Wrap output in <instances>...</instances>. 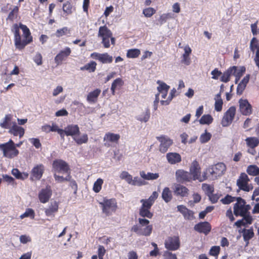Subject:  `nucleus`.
Listing matches in <instances>:
<instances>
[{"instance_id":"f257e3e1","label":"nucleus","mask_w":259,"mask_h":259,"mask_svg":"<svg viewBox=\"0 0 259 259\" xmlns=\"http://www.w3.org/2000/svg\"><path fill=\"white\" fill-rule=\"evenodd\" d=\"M0 150L3 151L4 156L13 158L19 154V150L15 147L14 141L10 139L8 142L0 144Z\"/></svg>"},{"instance_id":"f03ea898","label":"nucleus","mask_w":259,"mask_h":259,"mask_svg":"<svg viewBox=\"0 0 259 259\" xmlns=\"http://www.w3.org/2000/svg\"><path fill=\"white\" fill-rule=\"evenodd\" d=\"M15 28L14 31V41L15 45L16 48L19 50H22L25 48V47L32 41V38L29 37L28 40H21V35L19 31V27H18L17 24H15L14 25Z\"/></svg>"},{"instance_id":"7ed1b4c3","label":"nucleus","mask_w":259,"mask_h":259,"mask_svg":"<svg viewBox=\"0 0 259 259\" xmlns=\"http://www.w3.org/2000/svg\"><path fill=\"white\" fill-rule=\"evenodd\" d=\"M53 170L56 172L68 173L70 171L68 164L63 160L55 159L52 163Z\"/></svg>"},{"instance_id":"20e7f679","label":"nucleus","mask_w":259,"mask_h":259,"mask_svg":"<svg viewBox=\"0 0 259 259\" xmlns=\"http://www.w3.org/2000/svg\"><path fill=\"white\" fill-rule=\"evenodd\" d=\"M225 169L226 165L223 163H218L208 168V172L212 179L222 176Z\"/></svg>"},{"instance_id":"39448f33","label":"nucleus","mask_w":259,"mask_h":259,"mask_svg":"<svg viewBox=\"0 0 259 259\" xmlns=\"http://www.w3.org/2000/svg\"><path fill=\"white\" fill-rule=\"evenodd\" d=\"M152 229V225H148L145 227L136 225L131 228V231L135 232L138 235L149 236L151 234Z\"/></svg>"},{"instance_id":"423d86ee","label":"nucleus","mask_w":259,"mask_h":259,"mask_svg":"<svg viewBox=\"0 0 259 259\" xmlns=\"http://www.w3.org/2000/svg\"><path fill=\"white\" fill-rule=\"evenodd\" d=\"M165 247L169 250H176L180 247V242L178 236L169 237L164 243Z\"/></svg>"},{"instance_id":"0eeeda50","label":"nucleus","mask_w":259,"mask_h":259,"mask_svg":"<svg viewBox=\"0 0 259 259\" xmlns=\"http://www.w3.org/2000/svg\"><path fill=\"white\" fill-rule=\"evenodd\" d=\"M176 178L178 182L182 184L193 180L191 174L183 169H178L176 171Z\"/></svg>"},{"instance_id":"6e6552de","label":"nucleus","mask_w":259,"mask_h":259,"mask_svg":"<svg viewBox=\"0 0 259 259\" xmlns=\"http://www.w3.org/2000/svg\"><path fill=\"white\" fill-rule=\"evenodd\" d=\"M44 166L42 164L35 166L31 170L30 180L32 181L39 180L44 172Z\"/></svg>"},{"instance_id":"1a4fd4ad","label":"nucleus","mask_w":259,"mask_h":259,"mask_svg":"<svg viewBox=\"0 0 259 259\" xmlns=\"http://www.w3.org/2000/svg\"><path fill=\"white\" fill-rule=\"evenodd\" d=\"M239 103L240 112L243 115L247 116L252 113V106L247 99H240Z\"/></svg>"},{"instance_id":"9d476101","label":"nucleus","mask_w":259,"mask_h":259,"mask_svg":"<svg viewBox=\"0 0 259 259\" xmlns=\"http://www.w3.org/2000/svg\"><path fill=\"white\" fill-rule=\"evenodd\" d=\"M194 229L199 233H203L207 235L210 232L211 227L208 222H201L194 226Z\"/></svg>"},{"instance_id":"9b49d317","label":"nucleus","mask_w":259,"mask_h":259,"mask_svg":"<svg viewBox=\"0 0 259 259\" xmlns=\"http://www.w3.org/2000/svg\"><path fill=\"white\" fill-rule=\"evenodd\" d=\"M52 194V191L50 186L42 189L38 193V198L40 202L45 203L47 202L51 198Z\"/></svg>"},{"instance_id":"f8f14e48","label":"nucleus","mask_w":259,"mask_h":259,"mask_svg":"<svg viewBox=\"0 0 259 259\" xmlns=\"http://www.w3.org/2000/svg\"><path fill=\"white\" fill-rule=\"evenodd\" d=\"M246 68L244 66L238 67L236 66H233L228 69V82L230 80V76L231 75L242 77L245 73Z\"/></svg>"},{"instance_id":"ddd939ff","label":"nucleus","mask_w":259,"mask_h":259,"mask_svg":"<svg viewBox=\"0 0 259 259\" xmlns=\"http://www.w3.org/2000/svg\"><path fill=\"white\" fill-rule=\"evenodd\" d=\"M239 233L242 234L243 240L245 242V246H247L249 243V240L251 239L254 235L253 229L251 227L249 229L240 228L238 230Z\"/></svg>"},{"instance_id":"4468645a","label":"nucleus","mask_w":259,"mask_h":259,"mask_svg":"<svg viewBox=\"0 0 259 259\" xmlns=\"http://www.w3.org/2000/svg\"><path fill=\"white\" fill-rule=\"evenodd\" d=\"M242 217V218L240 220H238L235 223V225L237 227V228H239L242 226H244V227H247L249 225L252 224L253 222V218L250 213H248L247 215H240Z\"/></svg>"},{"instance_id":"2eb2a0df","label":"nucleus","mask_w":259,"mask_h":259,"mask_svg":"<svg viewBox=\"0 0 259 259\" xmlns=\"http://www.w3.org/2000/svg\"><path fill=\"white\" fill-rule=\"evenodd\" d=\"M200 169V166L198 162L196 160H194L191 163L190 167V172H189V174H191V176L193 181H196L197 179H199L198 177L199 176V174H201Z\"/></svg>"},{"instance_id":"dca6fc26","label":"nucleus","mask_w":259,"mask_h":259,"mask_svg":"<svg viewBox=\"0 0 259 259\" xmlns=\"http://www.w3.org/2000/svg\"><path fill=\"white\" fill-rule=\"evenodd\" d=\"M100 204L102 206L103 212L107 215L109 214V210L113 207L116 206V200L115 199H104L102 202Z\"/></svg>"},{"instance_id":"f3484780","label":"nucleus","mask_w":259,"mask_h":259,"mask_svg":"<svg viewBox=\"0 0 259 259\" xmlns=\"http://www.w3.org/2000/svg\"><path fill=\"white\" fill-rule=\"evenodd\" d=\"M157 140L160 142L159 150L162 153L167 151L168 148L172 144L173 142L169 138L164 137H157Z\"/></svg>"},{"instance_id":"a211bd4d","label":"nucleus","mask_w":259,"mask_h":259,"mask_svg":"<svg viewBox=\"0 0 259 259\" xmlns=\"http://www.w3.org/2000/svg\"><path fill=\"white\" fill-rule=\"evenodd\" d=\"M65 135L71 136L73 138L78 136L80 134L79 127L77 124H69L64 128Z\"/></svg>"},{"instance_id":"6ab92c4d","label":"nucleus","mask_w":259,"mask_h":259,"mask_svg":"<svg viewBox=\"0 0 259 259\" xmlns=\"http://www.w3.org/2000/svg\"><path fill=\"white\" fill-rule=\"evenodd\" d=\"M174 193L176 196L185 197L188 196L189 190L186 187L179 184L175 186Z\"/></svg>"},{"instance_id":"aec40b11","label":"nucleus","mask_w":259,"mask_h":259,"mask_svg":"<svg viewBox=\"0 0 259 259\" xmlns=\"http://www.w3.org/2000/svg\"><path fill=\"white\" fill-rule=\"evenodd\" d=\"M91 56L95 59L99 60L102 63H110L113 61L112 57L107 53L103 54L94 53L92 54Z\"/></svg>"},{"instance_id":"412c9836","label":"nucleus","mask_w":259,"mask_h":259,"mask_svg":"<svg viewBox=\"0 0 259 259\" xmlns=\"http://www.w3.org/2000/svg\"><path fill=\"white\" fill-rule=\"evenodd\" d=\"M142 204L139 209V214L143 218L151 219L153 215V213L150 212V209L151 206L144 202H141Z\"/></svg>"},{"instance_id":"4be33fe9","label":"nucleus","mask_w":259,"mask_h":259,"mask_svg":"<svg viewBox=\"0 0 259 259\" xmlns=\"http://www.w3.org/2000/svg\"><path fill=\"white\" fill-rule=\"evenodd\" d=\"M58 210V203L56 201H51L49 207L45 209V214L48 217H54L55 213Z\"/></svg>"},{"instance_id":"5701e85b","label":"nucleus","mask_w":259,"mask_h":259,"mask_svg":"<svg viewBox=\"0 0 259 259\" xmlns=\"http://www.w3.org/2000/svg\"><path fill=\"white\" fill-rule=\"evenodd\" d=\"M70 53L71 50L68 47H67L64 50L61 51L55 57V63L57 65L60 64L64 58L68 57Z\"/></svg>"},{"instance_id":"b1692460","label":"nucleus","mask_w":259,"mask_h":259,"mask_svg":"<svg viewBox=\"0 0 259 259\" xmlns=\"http://www.w3.org/2000/svg\"><path fill=\"white\" fill-rule=\"evenodd\" d=\"M246 203V200L239 196L236 202L234 204L233 212L235 216H238L239 212H241V209L243 208V205Z\"/></svg>"},{"instance_id":"393cba45","label":"nucleus","mask_w":259,"mask_h":259,"mask_svg":"<svg viewBox=\"0 0 259 259\" xmlns=\"http://www.w3.org/2000/svg\"><path fill=\"white\" fill-rule=\"evenodd\" d=\"M166 159L171 164H175L181 161V156L178 153L169 152L166 154Z\"/></svg>"},{"instance_id":"a878e982","label":"nucleus","mask_w":259,"mask_h":259,"mask_svg":"<svg viewBox=\"0 0 259 259\" xmlns=\"http://www.w3.org/2000/svg\"><path fill=\"white\" fill-rule=\"evenodd\" d=\"M179 211L182 213L186 219L190 220L193 218V212L188 209L186 206L180 205L177 206Z\"/></svg>"},{"instance_id":"bb28decb","label":"nucleus","mask_w":259,"mask_h":259,"mask_svg":"<svg viewBox=\"0 0 259 259\" xmlns=\"http://www.w3.org/2000/svg\"><path fill=\"white\" fill-rule=\"evenodd\" d=\"M112 33L111 30L106 26H100L99 29L98 36L101 37L102 39L106 37H111Z\"/></svg>"},{"instance_id":"cd10ccee","label":"nucleus","mask_w":259,"mask_h":259,"mask_svg":"<svg viewBox=\"0 0 259 259\" xmlns=\"http://www.w3.org/2000/svg\"><path fill=\"white\" fill-rule=\"evenodd\" d=\"M101 93L100 89H97L94 91L91 92L87 96V100L89 103H95L98 96Z\"/></svg>"},{"instance_id":"c85d7f7f","label":"nucleus","mask_w":259,"mask_h":259,"mask_svg":"<svg viewBox=\"0 0 259 259\" xmlns=\"http://www.w3.org/2000/svg\"><path fill=\"white\" fill-rule=\"evenodd\" d=\"M236 185L238 187V189L237 190V192H239L240 190L248 192L253 189L252 184H249V183L243 184L238 182V183H236Z\"/></svg>"},{"instance_id":"c756f323","label":"nucleus","mask_w":259,"mask_h":259,"mask_svg":"<svg viewBox=\"0 0 259 259\" xmlns=\"http://www.w3.org/2000/svg\"><path fill=\"white\" fill-rule=\"evenodd\" d=\"M12 174L17 179L24 180L28 178L29 174L27 172H21L18 168H13Z\"/></svg>"},{"instance_id":"7c9ffc66","label":"nucleus","mask_w":259,"mask_h":259,"mask_svg":"<svg viewBox=\"0 0 259 259\" xmlns=\"http://www.w3.org/2000/svg\"><path fill=\"white\" fill-rule=\"evenodd\" d=\"M161 197L166 203L171 201L172 198V193L168 187H165L163 189Z\"/></svg>"},{"instance_id":"2f4dec72","label":"nucleus","mask_w":259,"mask_h":259,"mask_svg":"<svg viewBox=\"0 0 259 259\" xmlns=\"http://www.w3.org/2000/svg\"><path fill=\"white\" fill-rule=\"evenodd\" d=\"M140 176L144 180H156L159 177L158 173H151L147 172L146 174L145 171H142L140 172Z\"/></svg>"},{"instance_id":"473e14b6","label":"nucleus","mask_w":259,"mask_h":259,"mask_svg":"<svg viewBox=\"0 0 259 259\" xmlns=\"http://www.w3.org/2000/svg\"><path fill=\"white\" fill-rule=\"evenodd\" d=\"M236 108L235 106H231L228 109V126L233 121L236 114Z\"/></svg>"},{"instance_id":"72a5a7b5","label":"nucleus","mask_w":259,"mask_h":259,"mask_svg":"<svg viewBox=\"0 0 259 259\" xmlns=\"http://www.w3.org/2000/svg\"><path fill=\"white\" fill-rule=\"evenodd\" d=\"M158 194L157 192L154 191L152 195L148 199H142L140 200V202H144L147 204L152 206L155 200L157 198Z\"/></svg>"},{"instance_id":"f704fd0d","label":"nucleus","mask_w":259,"mask_h":259,"mask_svg":"<svg viewBox=\"0 0 259 259\" xmlns=\"http://www.w3.org/2000/svg\"><path fill=\"white\" fill-rule=\"evenodd\" d=\"M247 146L249 148H255L259 144V139L256 137H249L245 140Z\"/></svg>"},{"instance_id":"c9c22d12","label":"nucleus","mask_w":259,"mask_h":259,"mask_svg":"<svg viewBox=\"0 0 259 259\" xmlns=\"http://www.w3.org/2000/svg\"><path fill=\"white\" fill-rule=\"evenodd\" d=\"M97 63L95 61H91L90 63L85 64L84 66L81 67L80 70H87L90 72H93L96 70Z\"/></svg>"},{"instance_id":"e433bc0d","label":"nucleus","mask_w":259,"mask_h":259,"mask_svg":"<svg viewBox=\"0 0 259 259\" xmlns=\"http://www.w3.org/2000/svg\"><path fill=\"white\" fill-rule=\"evenodd\" d=\"M19 27L22 30L23 35L25 39L24 40H28L29 39V37L32 38V37L31 36V33L29 28L26 26L22 23H19Z\"/></svg>"},{"instance_id":"4c0bfd02","label":"nucleus","mask_w":259,"mask_h":259,"mask_svg":"<svg viewBox=\"0 0 259 259\" xmlns=\"http://www.w3.org/2000/svg\"><path fill=\"white\" fill-rule=\"evenodd\" d=\"M213 121V118L210 114H204L199 119V122L201 124H211Z\"/></svg>"},{"instance_id":"58836bf2","label":"nucleus","mask_w":259,"mask_h":259,"mask_svg":"<svg viewBox=\"0 0 259 259\" xmlns=\"http://www.w3.org/2000/svg\"><path fill=\"white\" fill-rule=\"evenodd\" d=\"M120 138V136L118 134L113 133L106 134L104 138V140H108L111 142H117Z\"/></svg>"},{"instance_id":"ea45409f","label":"nucleus","mask_w":259,"mask_h":259,"mask_svg":"<svg viewBox=\"0 0 259 259\" xmlns=\"http://www.w3.org/2000/svg\"><path fill=\"white\" fill-rule=\"evenodd\" d=\"M123 82L121 78H117L115 79L112 82L111 87V90L113 95H114L116 88L119 86L121 87L123 85Z\"/></svg>"},{"instance_id":"a19ab883","label":"nucleus","mask_w":259,"mask_h":259,"mask_svg":"<svg viewBox=\"0 0 259 259\" xmlns=\"http://www.w3.org/2000/svg\"><path fill=\"white\" fill-rule=\"evenodd\" d=\"M215 110L217 111H220L222 109L223 105V101L221 98V94L220 93L216 95V97L215 98Z\"/></svg>"},{"instance_id":"79ce46f5","label":"nucleus","mask_w":259,"mask_h":259,"mask_svg":"<svg viewBox=\"0 0 259 259\" xmlns=\"http://www.w3.org/2000/svg\"><path fill=\"white\" fill-rule=\"evenodd\" d=\"M249 48L250 51L252 52H254L255 50H257L259 48V40L255 37H253L250 42Z\"/></svg>"},{"instance_id":"37998d69","label":"nucleus","mask_w":259,"mask_h":259,"mask_svg":"<svg viewBox=\"0 0 259 259\" xmlns=\"http://www.w3.org/2000/svg\"><path fill=\"white\" fill-rule=\"evenodd\" d=\"M257 166L255 164L249 165L247 166L246 172L250 176H257Z\"/></svg>"},{"instance_id":"c03bdc74","label":"nucleus","mask_w":259,"mask_h":259,"mask_svg":"<svg viewBox=\"0 0 259 259\" xmlns=\"http://www.w3.org/2000/svg\"><path fill=\"white\" fill-rule=\"evenodd\" d=\"M140 54V51L138 49H130L127 51L126 56L128 58H135Z\"/></svg>"},{"instance_id":"a18cd8bd","label":"nucleus","mask_w":259,"mask_h":259,"mask_svg":"<svg viewBox=\"0 0 259 259\" xmlns=\"http://www.w3.org/2000/svg\"><path fill=\"white\" fill-rule=\"evenodd\" d=\"M103 183V180L101 179H98L94 183L93 186V191L96 193H98L101 189L102 185Z\"/></svg>"},{"instance_id":"49530a36","label":"nucleus","mask_w":259,"mask_h":259,"mask_svg":"<svg viewBox=\"0 0 259 259\" xmlns=\"http://www.w3.org/2000/svg\"><path fill=\"white\" fill-rule=\"evenodd\" d=\"M211 138V134L205 130V133L202 134L199 138L200 142L201 143H205L207 142Z\"/></svg>"},{"instance_id":"de8ad7c7","label":"nucleus","mask_w":259,"mask_h":259,"mask_svg":"<svg viewBox=\"0 0 259 259\" xmlns=\"http://www.w3.org/2000/svg\"><path fill=\"white\" fill-rule=\"evenodd\" d=\"M157 83L159 84V86L157 88L158 92L168 91L170 88L169 86L167 85L165 82H162L160 80H158Z\"/></svg>"},{"instance_id":"09e8293b","label":"nucleus","mask_w":259,"mask_h":259,"mask_svg":"<svg viewBox=\"0 0 259 259\" xmlns=\"http://www.w3.org/2000/svg\"><path fill=\"white\" fill-rule=\"evenodd\" d=\"M202 189L205 192V194L208 196L214 191L213 187L207 184H203Z\"/></svg>"},{"instance_id":"8fccbe9b","label":"nucleus","mask_w":259,"mask_h":259,"mask_svg":"<svg viewBox=\"0 0 259 259\" xmlns=\"http://www.w3.org/2000/svg\"><path fill=\"white\" fill-rule=\"evenodd\" d=\"M73 140L78 145H81L82 144L87 143L88 141V137L87 134H83L80 138H76V137L73 138Z\"/></svg>"},{"instance_id":"3c124183","label":"nucleus","mask_w":259,"mask_h":259,"mask_svg":"<svg viewBox=\"0 0 259 259\" xmlns=\"http://www.w3.org/2000/svg\"><path fill=\"white\" fill-rule=\"evenodd\" d=\"M34 211L32 208H27L26 209L25 212L21 214L20 217L21 219H23L26 217L34 218Z\"/></svg>"},{"instance_id":"603ef678","label":"nucleus","mask_w":259,"mask_h":259,"mask_svg":"<svg viewBox=\"0 0 259 259\" xmlns=\"http://www.w3.org/2000/svg\"><path fill=\"white\" fill-rule=\"evenodd\" d=\"M250 179L246 174L245 172H241L239 178L237 180V182H240L241 183H249Z\"/></svg>"},{"instance_id":"864d4df0","label":"nucleus","mask_w":259,"mask_h":259,"mask_svg":"<svg viewBox=\"0 0 259 259\" xmlns=\"http://www.w3.org/2000/svg\"><path fill=\"white\" fill-rule=\"evenodd\" d=\"M220 251V247L219 246H212L209 251V254L211 256L217 257Z\"/></svg>"},{"instance_id":"5fc2aeb1","label":"nucleus","mask_w":259,"mask_h":259,"mask_svg":"<svg viewBox=\"0 0 259 259\" xmlns=\"http://www.w3.org/2000/svg\"><path fill=\"white\" fill-rule=\"evenodd\" d=\"M120 178L122 179H124L126 180V181L129 184H131V183L132 182V176L130 175L126 171H122L120 175Z\"/></svg>"},{"instance_id":"6e6d98bb","label":"nucleus","mask_w":259,"mask_h":259,"mask_svg":"<svg viewBox=\"0 0 259 259\" xmlns=\"http://www.w3.org/2000/svg\"><path fill=\"white\" fill-rule=\"evenodd\" d=\"M150 111L149 109H147L146 110V113L143 117H141V116H139L136 117V119L138 120H139L141 122H146L149 120V119L150 118Z\"/></svg>"},{"instance_id":"4d7b16f0","label":"nucleus","mask_w":259,"mask_h":259,"mask_svg":"<svg viewBox=\"0 0 259 259\" xmlns=\"http://www.w3.org/2000/svg\"><path fill=\"white\" fill-rule=\"evenodd\" d=\"M69 31L67 27H64L61 29H58L56 32V36L58 37L66 35Z\"/></svg>"},{"instance_id":"13d9d810","label":"nucleus","mask_w":259,"mask_h":259,"mask_svg":"<svg viewBox=\"0 0 259 259\" xmlns=\"http://www.w3.org/2000/svg\"><path fill=\"white\" fill-rule=\"evenodd\" d=\"M251 207L250 204H247L246 203L243 205V208L241 209V212H239L238 215H244L250 213L249 210L251 209Z\"/></svg>"},{"instance_id":"bf43d9fd","label":"nucleus","mask_w":259,"mask_h":259,"mask_svg":"<svg viewBox=\"0 0 259 259\" xmlns=\"http://www.w3.org/2000/svg\"><path fill=\"white\" fill-rule=\"evenodd\" d=\"M155 13V10L152 8H148L143 11V14L146 17H151Z\"/></svg>"},{"instance_id":"052dcab7","label":"nucleus","mask_w":259,"mask_h":259,"mask_svg":"<svg viewBox=\"0 0 259 259\" xmlns=\"http://www.w3.org/2000/svg\"><path fill=\"white\" fill-rule=\"evenodd\" d=\"M11 120V117L9 115H6L5 117L3 122L0 123V126L4 128H9V122Z\"/></svg>"},{"instance_id":"680f3d73","label":"nucleus","mask_w":259,"mask_h":259,"mask_svg":"<svg viewBox=\"0 0 259 259\" xmlns=\"http://www.w3.org/2000/svg\"><path fill=\"white\" fill-rule=\"evenodd\" d=\"M209 173L208 171V168L206 169L205 171H204L202 173V176H201V174H199V176H198V178L197 180H198L199 182H202L205 180H206L208 177H210Z\"/></svg>"},{"instance_id":"e2e57ef3","label":"nucleus","mask_w":259,"mask_h":259,"mask_svg":"<svg viewBox=\"0 0 259 259\" xmlns=\"http://www.w3.org/2000/svg\"><path fill=\"white\" fill-rule=\"evenodd\" d=\"M72 5L68 1L66 2L63 6V11L67 14L71 13Z\"/></svg>"},{"instance_id":"0e129e2a","label":"nucleus","mask_w":259,"mask_h":259,"mask_svg":"<svg viewBox=\"0 0 259 259\" xmlns=\"http://www.w3.org/2000/svg\"><path fill=\"white\" fill-rule=\"evenodd\" d=\"M163 256L164 259H177L176 254L167 250L164 252Z\"/></svg>"},{"instance_id":"69168bd1","label":"nucleus","mask_w":259,"mask_h":259,"mask_svg":"<svg viewBox=\"0 0 259 259\" xmlns=\"http://www.w3.org/2000/svg\"><path fill=\"white\" fill-rule=\"evenodd\" d=\"M20 126H18L16 123H14L12 127L10 129L9 132L12 134L14 136H17L18 135V131L19 130Z\"/></svg>"},{"instance_id":"338daca9","label":"nucleus","mask_w":259,"mask_h":259,"mask_svg":"<svg viewBox=\"0 0 259 259\" xmlns=\"http://www.w3.org/2000/svg\"><path fill=\"white\" fill-rule=\"evenodd\" d=\"M31 143L37 149L41 147V144L38 138H31L29 139Z\"/></svg>"},{"instance_id":"774afa93","label":"nucleus","mask_w":259,"mask_h":259,"mask_svg":"<svg viewBox=\"0 0 259 259\" xmlns=\"http://www.w3.org/2000/svg\"><path fill=\"white\" fill-rule=\"evenodd\" d=\"M34 62L37 65H40L42 64V56L39 53H37L33 58Z\"/></svg>"}]
</instances>
